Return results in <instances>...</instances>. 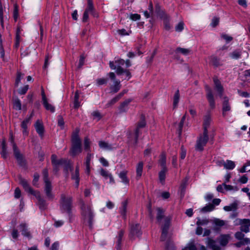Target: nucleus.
Here are the masks:
<instances>
[{"mask_svg": "<svg viewBox=\"0 0 250 250\" xmlns=\"http://www.w3.org/2000/svg\"><path fill=\"white\" fill-rule=\"evenodd\" d=\"M20 184L22 186L24 190L27 192L33 195L38 200L37 204L41 210L46 208L47 204L46 201L42 197L40 191L34 190L29 185L28 181L21 177L19 178Z\"/></svg>", "mask_w": 250, "mask_h": 250, "instance_id": "obj_1", "label": "nucleus"}, {"mask_svg": "<svg viewBox=\"0 0 250 250\" xmlns=\"http://www.w3.org/2000/svg\"><path fill=\"white\" fill-rule=\"evenodd\" d=\"M73 198L71 196L65 194L61 195L60 203V209L62 213H66L68 215L70 222L72 221L73 214L72 212Z\"/></svg>", "mask_w": 250, "mask_h": 250, "instance_id": "obj_2", "label": "nucleus"}, {"mask_svg": "<svg viewBox=\"0 0 250 250\" xmlns=\"http://www.w3.org/2000/svg\"><path fill=\"white\" fill-rule=\"evenodd\" d=\"M79 128H76L71 135L70 153L72 156H75L82 152V141L79 137Z\"/></svg>", "mask_w": 250, "mask_h": 250, "instance_id": "obj_3", "label": "nucleus"}, {"mask_svg": "<svg viewBox=\"0 0 250 250\" xmlns=\"http://www.w3.org/2000/svg\"><path fill=\"white\" fill-rule=\"evenodd\" d=\"M80 203L81 204V209L82 210V215L84 220H87L90 227L92 226V221L93 219V214L92 212L91 207L90 206H86L83 200H80Z\"/></svg>", "mask_w": 250, "mask_h": 250, "instance_id": "obj_4", "label": "nucleus"}, {"mask_svg": "<svg viewBox=\"0 0 250 250\" xmlns=\"http://www.w3.org/2000/svg\"><path fill=\"white\" fill-rule=\"evenodd\" d=\"M208 140V132L203 131V134H201L198 138L195 146V149L202 151L204 150V147L206 145Z\"/></svg>", "mask_w": 250, "mask_h": 250, "instance_id": "obj_5", "label": "nucleus"}, {"mask_svg": "<svg viewBox=\"0 0 250 250\" xmlns=\"http://www.w3.org/2000/svg\"><path fill=\"white\" fill-rule=\"evenodd\" d=\"M141 129L136 126L134 133L129 132L127 134L128 141L135 146L138 144L139 137L142 134Z\"/></svg>", "mask_w": 250, "mask_h": 250, "instance_id": "obj_6", "label": "nucleus"}, {"mask_svg": "<svg viewBox=\"0 0 250 250\" xmlns=\"http://www.w3.org/2000/svg\"><path fill=\"white\" fill-rule=\"evenodd\" d=\"M14 155L16 159L18 164L21 167H24L26 165V161L23 156L21 154L15 144H13Z\"/></svg>", "mask_w": 250, "mask_h": 250, "instance_id": "obj_7", "label": "nucleus"}, {"mask_svg": "<svg viewBox=\"0 0 250 250\" xmlns=\"http://www.w3.org/2000/svg\"><path fill=\"white\" fill-rule=\"evenodd\" d=\"M231 110V105L229 102V99L228 97H223L222 103V116L226 117L228 115L227 112Z\"/></svg>", "mask_w": 250, "mask_h": 250, "instance_id": "obj_8", "label": "nucleus"}, {"mask_svg": "<svg viewBox=\"0 0 250 250\" xmlns=\"http://www.w3.org/2000/svg\"><path fill=\"white\" fill-rule=\"evenodd\" d=\"M125 63L124 60L122 59H119L115 60L114 61H110L109 63V67L111 69H116V72L118 70L119 68H122V65H123Z\"/></svg>", "mask_w": 250, "mask_h": 250, "instance_id": "obj_9", "label": "nucleus"}, {"mask_svg": "<svg viewBox=\"0 0 250 250\" xmlns=\"http://www.w3.org/2000/svg\"><path fill=\"white\" fill-rule=\"evenodd\" d=\"M45 184L44 191L48 199L53 200L54 195L52 192V187L50 181L44 182Z\"/></svg>", "mask_w": 250, "mask_h": 250, "instance_id": "obj_10", "label": "nucleus"}, {"mask_svg": "<svg viewBox=\"0 0 250 250\" xmlns=\"http://www.w3.org/2000/svg\"><path fill=\"white\" fill-rule=\"evenodd\" d=\"M207 98L209 106L211 108L213 109L215 107V103L214 99V96L212 92L211 89L207 86Z\"/></svg>", "mask_w": 250, "mask_h": 250, "instance_id": "obj_11", "label": "nucleus"}, {"mask_svg": "<svg viewBox=\"0 0 250 250\" xmlns=\"http://www.w3.org/2000/svg\"><path fill=\"white\" fill-rule=\"evenodd\" d=\"M33 116L32 113L28 117L25 119L21 124V127L22 128V133L24 136H27L28 135V130L27 129V125L29 124L30 121Z\"/></svg>", "mask_w": 250, "mask_h": 250, "instance_id": "obj_12", "label": "nucleus"}, {"mask_svg": "<svg viewBox=\"0 0 250 250\" xmlns=\"http://www.w3.org/2000/svg\"><path fill=\"white\" fill-rule=\"evenodd\" d=\"M87 5L84 11L90 13L94 17H98V15L96 12L92 0H87Z\"/></svg>", "mask_w": 250, "mask_h": 250, "instance_id": "obj_13", "label": "nucleus"}, {"mask_svg": "<svg viewBox=\"0 0 250 250\" xmlns=\"http://www.w3.org/2000/svg\"><path fill=\"white\" fill-rule=\"evenodd\" d=\"M209 64L215 68L218 67L223 65L222 61L220 58H218L215 56H211L209 58Z\"/></svg>", "mask_w": 250, "mask_h": 250, "instance_id": "obj_14", "label": "nucleus"}, {"mask_svg": "<svg viewBox=\"0 0 250 250\" xmlns=\"http://www.w3.org/2000/svg\"><path fill=\"white\" fill-rule=\"evenodd\" d=\"M71 179L75 181L76 187L78 188L80 182L79 166L77 165L76 167L75 171H71Z\"/></svg>", "mask_w": 250, "mask_h": 250, "instance_id": "obj_15", "label": "nucleus"}, {"mask_svg": "<svg viewBox=\"0 0 250 250\" xmlns=\"http://www.w3.org/2000/svg\"><path fill=\"white\" fill-rule=\"evenodd\" d=\"M93 157V154L88 152L85 159L84 165L86 167L85 172L88 175H89L90 172V163Z\"/></svg>", "mask_w": 250, "mask_h": 250, "instance_id": "obj_16", "label": "nucleus"}, {"mask_svg": "<svg viewBox=\"0 0 250 250\" xmlns=\"http://www.w3.org/2000/svg\"><path fill=\"white\" fill-rule=\"evenodd\" d=\"M211 121V115L209 113H208L206 115L204 116V119H203V131L205 132V133L206 132H208V128L209 127L210 123Z\"/></svg>", "mask_w": 250, "mask_h": 250, "instance_id": "obj_17", "label": "nucleus"}, {"mask_svg": "<svg viewBox=\"0 0 250 250\" xmlns=\"http://www.w3.org/2000/svg\"><path fill=\"white\" fill-rule=\"evenodd\" d=\"M35 127L39 136L42 138L44 135V129L42 123L40 120L37 121L35 124Z\"/></svg>", "mask_w": 250, "mask_h": 250, "instance_id": "obj_18", "label": "nucleus"}, {"mask_svg": "<svg viewBox=\"0 0 250 250\" xmlns=\"http://www.w3.org/2000/svg\"><path fill=\"white\" fill-rule=\"evenodd\" d=\"M141 234V227L138 224L132 225L130 229V235L139 236Z\"/></svg>", "mask_w": 250, "mask_h": 250, "instance_id": "obj_19", "label": "nucleus"}, {"mask_svg": "<svg viewBox=\"0 0 250 250\" xmlns=\"http://www.w3.org/2000/svg\"><path fill=\"white\" fill-rule=\"evenodd\" d=\"M213 82L215 85V88L219 93V95L220 97H221L223 95V93L224 91L223 87L222 86L220 81L218 79L214 78Z\"/></svg>", "mask_w": 250, "mask_h": 250, "instance_id": "obj_20", "label": "nucleus"}, {"mask_svg": "<svg viewBox=\"0 0 250 250\" xmlns=\"http://www.w3.org/2000/svg\"><path fill=\"white\" fill-rule=\"evenodd\" d=\"M51 162L53 166H60L63 165L64 163H66V159H57V157L56 155L53 154L51 157Z\"/></svg>", "mask_w": 250, "mask_h": 250, "instance_id": "obj_21", "label": "nucleus"}, {"mask_svg": "<svg viewBox=\"0 0 250 250\" xmlns=\"http://www.w3.org/2000/svg\"><path fill=\"white\" fill-rule=\"evenodd\" d=\"M20 229L22 235L28 238H31V235L27 229V225L25 223H22L20 225Z\"/></svg>", "mask_w": 250, "mask_h": 250, "instance_id": "obj_22", "label": "nucleus"}, {"mask_svg": "<svg viewBox=\"0 0 250 250\" xmlns=\"http://www.w3.org/2000/svg\"><path fill=\"white\" fill-rule=\"evenodd\" d=\"M250 224V220L249 219H243L242 223L240 226V230L241 231L246 233L248 232L250 230L249 226Z\"/></svg>", "mask_w": 250, "mask_h": 250, "instance_id": "obj_23", "label": "nucleus"}, {"mask_svg": "<svg viewBox=\"0 0 250 250\" xmlns=\"http://www.w3.org/2000/svg\"><path fill=\"white\" fill-rule=\"evenodd\" d=\"M144 163L143 162H140L136 167V178L137 180L140 179L142 175Z\"/></svg>", "mask_w": 250, "mask_h": 250, "instance_id": "obj_24", "label": "nucleus"}, {"mask_svg": "<svg viewBox=\"0 0 250 250\" xmlns=\"http://www.w3.org/2000/svg\"><path fill=\"white\" fill-rule=\"evenodd\" d=\"M229 238L230 236L229 235H221L219 239L220 244L222 246H226L229 242Z\"/></svg>", "mask_w": 250, "mask_h": 250, "instance_id": "obj_25", "label": "nucleus"}, {"mask_svg": "<svg viewBox=\"0 0 250 250\" xmlns=\"http://www.w3.org/2000/svg\"><path fill=\"white\" fill-rule=\"evenodd\" d=\"M127 171L123 170L119 174V177L121 179L122 182L125 184H128L129 180L127 177Z\"/></svg>", "mask_w": 250, "mask_h": 250, "instance_id": "obj_26", "label": "nucleus"}, {"mask_svg": "<svg viewBox=\"0 0 250 250\" xmlns=\"http://www.w3.org/2000/svg\"><path fill=\"white\" fill-rule=\"evenodd\" d=\"M132 101V99H128L125 100L123 103H122L119 107V109L120 112H125L126 110V107L128 106L129 104Z\"/></svg>", "mask_w": 250, "mask_h": 250, "instance_id": "obj_27", "label": "nucleus"}, {"mask_svg": "<svg viewBox=\"0 0 250 250\" xmlns=\"http://www.w3.org/2000/svg\"><path fill=\"white\" fill-rule=\"evenodd\" d=\"M99 146L100 148L105 150H111L113 148L111 145L103 141H100L99 142Z\"/></svg>", "mask_w": 250, "mask_h": 250, "instance_id": "obj_28", "label": "nucleus"}, {"mask_svg": "<svg viewBox=\"0 0 250 250\" xmlns=\"http://www.w3.org/2000/svg\"><path fill=\"white\" fill-rule=\"evenodd\" d=\"M127 205V201H125L122 203V207L120 208V213L124 219L126 218Z\"/></svg>", "mask_w": 250, "mask_h": 250, "instance_id": "obj_29", "label": "nucleus"}, {"mask_svg": "<svg viewBox=\"0 0 250 250\" xmlns=\"http://www.w3.org/2000/svg\"><path fill=\"white\" fill-rule=\"evenodd\" d=\"M44 108L47 110L50 111L52 113H54L55 111V107L52 104L48 102V99L42 102Z\"/></svg>", "mask_w": 250, "mask_h": 250, "instance_id": "obj_30", "label": "nucleus"}, {"mask_svg": "<svg viewBox=\"0 0 250 250\" xmlns=\"http://www.w3.org/2000/svg\"><path fill=\"white\" fill-rule=\"evenodd\" d=\"M179 100H180L179 90H177L174 94V95L173 96V106L174 108L177 107L178 103L179 102Z\"/></svg>", "mask_w": 250, "mask_h": 250, "instance_id": "obj_31", "label": "nucleus"}, {"mask_svg": "<svg viewBox=\"0 0 250 250\" xmlns=\"http://www.w3.org/2000/svg\"><path fill=\"white\" fill-rule=\"evenodd\" d=\"M64 171L67 174H68V171H72L73 170V167L72 164L70 163V161H68L66 159V163H64Z\"/></svg>", "mask_w": 250, "mask_h": 250, "instance_id": "obj_32", "label": "nucleus"}, {"mask_svg": "<svg viewBox=\"0 0 250 250\" xmlns=\"http://www.w3.org/2000/svg\"><path fill=\"white\" fill-rule=\"evenodd\" d=\"M121 88L120 81H115L114 82V85L110 87L111 92L113 93H117Z\"/></svg>", "mask_w": 250, "mask_h": 250, "instance_id": "obj_33", "label": "nucleus"}, {"mask_svg": "<svg viewBox=\"0 0 250 250\" xmlns=\"http://www.w3.org/2000/svg\"><path fill=\"white\" fill-rule=\"evenodd\" d=\"M170 219L168 217H167L165 219L164 224L163 225L162 228V231L168 232L170 225Z\"/></svg>", "mask_w": 250, "mask_h": 250, "instance_id": "obj_34", "label": "nucleus"}, {"mask_svg": "<svg viewBox=\"0 0 250 250\" xmlns=\"http://www.w3.org/2000/svg\"><path fill=\"white\" fill-rule=\"evenodd\" d=\"M187 116V113L185 114V115L182 117L178 125V133L179 136H180L182 132V129L183 127L184 124V122L185 121L186 118Z\"/></svg>", "mask_w": 250, "mask_h": 250, "instance_id": "obj_35", "label": "nucleus"}, {"mask_svg": "<svg viewBox=\"0 0 250 250\" xmlns=\"http://www.w3.org/2000/svg\"><path fill=\"white\" fill-rule=\"evenodd\" d=\"M1 151L0 152V154L1 155L2 157L3 158L6 159L7 157V151L6 145V143L4 141H3L2 142V143L1 144Z\"/></svg>", "mask_w": 250, "mask_h": 250, "instance_id": "obj_36", "label": "nucleus"}, {"mask_svg": "<svg viewBox=\"0 0 250 250\" xmlns=\"http://www.w3.org/2000/svg\"><path fill=\"white\" fill-rule=\"evenodd\" d=\"M235 167V163L231 160H227L224 164V168L227 169H233Z\"/></svg>", "mask_w": 250, "mask_h": 250, "instance_id": "obj_37", "label": "nucleus"}, {"mask_svg": "<svg viewBox=\"0 0 250 250\" xmlns=\"http://www.w3.org/2000/svg\"><path fill=\"white\" fill-rule=\"evenodd\" d=\"M79 93L78 91H76L75 93L74 98V108L75 109L78 108L80 106V103L79 101Z\"/></svg>", "mask_w": 250, "mask_h": 250, "instance_id": "obj_38", "label": "nucleus"}, {"mask_svg": "<svg viewBox=\"0 0 250 250\" xmlns=\"http://www.w3.org/2000/svg\"><path fill=\"white\" fill-rule=\"evenodd\" d=\"M146 125V122L145 121V115L143 114H142L140 117V120L138 122V123L136 125V126L142 128L145 127Z\"/></svg>", "mask_w": 250, "mask_h": 250, "instance_id": "obj_39", "label": "nucleus"}, {"mask_svg": "<svg viewBox=\"0 0 250 250\" xmlns=\"http://www.w3.org/2000/svg\"><path fill=\"white\" fill-rule=\"evenodd\" d=\"M191 52V50L187 48H184L181 47H177L175 50L176 53H181L183 55L185 56L188 55L190 52Z\"/></svg>", "mask_w": 250, "mask_h": 250, "instance_id": "obj_40", "label": "nucleus"}, {"mask_svg": "<svg viewBox=\"0 0 250 250\" xmlns=\"http://www.w3.org/2000/svg\"><path fill=\"white\" fill-rule=\"evenodd\" d=\"M157 210V213L156 219L158 222H160L162 219L164 217V210L161 208H158Z\"/></svg>", "mask_w": 250, "mask_h": 250, "instance_id": "obj_41", "label": "nucleus"}, {"mask_svg": "<svg viewBox=\"0 0 250 250\" xmlns=\"http://www.w3.org/2000/svg\"><path fill=\"white\" fill-rule=\"evenodd\" d=\"M125 73L126 76L128 77V79L130 78L131 77V73L129 72L128 69H124L123 68H119L118 71L117 72V74L118 75H120L123 73Z\"/></svg>", "mask_w": 250, "mask_h": 250, "instance_id": "obj_42", "label": "nucleus"}, {"mask_svg": "<svg viewBox=\"0 0 250 250\" xmlns=\"http://www.w3.org/2000/svg\"><path fill=\"white\" fill-rule=\"evenodd\" d=\"M237 208V204L233 203L229 206H226L224 207V209L227 211L235 210Z\"/></svg>", "mask_w": 250, "mask_h": 250, "instance_id": "obj_43", "label": "nucleus"}, {"mask_svg": "<svg viewBox=\"0 0 250 250\" xmlns=\"http://www.w3.org/2000/svg\"><path fill=\"white\" fill-rule=\"evenodd\" d=\"M242 52L240 50H235L230 54V56L234 59H238L241 57Z\"/></svg>", "mask_w": 250, "mask_h": 250, "instance_id": "obj_44", "label": "nucleus"}, {"mask_svg": "<svg viewBox=\"0 0 250 250\" xmlns=\"http://www.w3.org/2000/svg\"><path fill=\"white\" fill-rule=\"evenodd\" d=\"M167 169H163L159 173V178L161 183L164 182L166 178V172Z\"/></svg>", "mask_w": 250, "mask_h": 250, "instance_id": "obj_45", "label": "nucleus"}, {"mask_svg": "<svg viewBox=\"0 0 250 250\" xmlns=\"http://www.w3.org/2000/svg\"><path fill=\"white\" fill-rule=\"evenodd\" d=\"M13 108L16 110H21V104L20 99H19L18 98H17L14 100Z\"/></svg>", "mask_w": 250, "mask_h": 250, "instance_id": "obj_46", "label": "nucleus"}, {"mask_svg": "<svg viewBox=\"0 0 250 250\" xmlns=\"http://www.w3.org/2000/svg\"><path fill=\"white\" fill-rule=\"evenodd\" d=\"M90 141L87 137L84 138V147L86 151H90Z\"/></svg>", "mask_w": 250, "mask_h": 250, "instance_id": "obj_47", "label": "nucleus"}, {"mask_svg": "<svg viewBox=\"0 0 250 250\" xmlns=\"http://www.w3.org/2000/svg\"><path fill=\"white\" fill-rule=\"evenodd\" d=\"M214 208V206L213 204L209 203L203 208L201 210L203 212H209L213 210Z\"/></svg>", "mask_w": 250, "mask_h": 250, "instance_id": "obj_48", "label": "nucleus"}, {"mask_svg": "<svg viewBox=\"0 0 250 250\" xmlns=\"http://www.w3.org/2000/svg\"><path fill=\"white\" fill-rule=\"evenodd\" d=\"M208 244L210 247H211V248L213 250H220V247L219 246L216 245L215 242L211 239H208Z\"/></svg>", "mask_w": 250, "mask_h": 250, "instance_id": "obj_49", "label": "nucleus"}, {"mask_svg": "<svg viewBox=\"0 0 250 250\" xmlns=\"http://www.w3.org/2000/svg\"><path fill=\"white\" fill-rule=\"evenodd\" d=\"M160 163L163 169H167L166 167V157L165 154L161 155Z\"/></svg>", "mask_w": 250, "mask_h": 250, "instance_id": "obj_50", "label": "nucleus"}, {"mask_svg": "<svg viewBox=\"0 0 250 250\" xmlns=\"http://www.w3.org/2000/svg\"><path fill=\"white\" fill-rule=\"evenodd\" d=\"M40 178V175L38 173L36 172L34 174V178L32 181V184L33 186L39 187V184L38 183Z\"/></svg>", "mask_w": 250, "mask_h": 250, "instance_id": "obj_51", "label": "nucleus"}, {"mask_svg": "<svg viewBox=\"0 0 250 250\" xmlns=\"http://www.w3.org/2000/svg\"><path fill=\"white\" fill-rule=\"evenodd\" d=\"M19 17V9H18V6L16 4L14 5V11H13V18L15 21H17Z\"/></svg>", "mask_w": 250, "mask_h": 250, "instance_id": "obj_52", "label": "nucleus"}, {"mask_svg": "<svg viewBox=\"0 0 250 250\" xmlns=\"http://www.w3.org/2000/svg\"><path fill=\"white\" fill-rule=\"evenodd\" d=\"M0 58L3 62H6L5 56V51L1 41L0 42Z\"/></svg>", "mask_w": 250, "mask_h": 250, "instance_id": "obj_53", "label": "nucleus"}, {"mask_svg": "<svg viewBox=\"0 0 250 250\" xmlns=\"http://www.w3.org/2000/svg\"><path fill=\"white\" fill-rule=\"evenodd\" d=\"M44 182L50 181L48 178V171L47 168H44L42 171Z\"/></svg>", "mask_w": 250, "mask_h": 250, "instance_id": "obj_54", "label": "nucleus"}, {"mask_svg": "<svg viewBox=\"0 0 250 250\" xmlns=\"http://www.w3.org/2000/svg\"><path fill=\"white\" fill-rule=\"evenodd\" d=\"M182 250H197V249L194 243H190L185 247Z\"/></svg>", "mask_w": 250, "mask_h": 250, "instance_id": "obj_55", "label": "nucleus"}, {"mask_svg": "<svg viewBox=\"0 0 250 250\" xmlns=\"http://www.w3.org/2000/svg\"><path fill=\"white\" fill-rule=\"evenodd\" d=\"M100 174L105 179H107L111 174L107 170L101 168L100 172Z\"/></svg>", "mask_w": 250, "mask_h": 250, "instance_id": "obj_56", "label": "nucleus"}, {"mask_svg": "<svg viewBox=\"0 0 250 250\" xmlns=\"http://www.w3.org/2000/svg\"><path fill=\"white\" fill-rule=\"evenodd\" d=\"M184 28V23L183 21H180L175 26V31L177 32H181Z\"/></svg>", "mask_w": 250, "mask_h": 250, "instance_id": "obj_57", "label": "nucleus"}, {"mask_svg": "<svg viewBox=\"0 0 250 250\" xmlns=\"http://www.w3.org/2000/svg\"><path fill=\"white\" fill-rule=\"evenodd\" d=\"M84 59L85 57L84 55L82 54L80 56L79 61V64L78 66V68L80 69L83 65L84 63Z\"/></svg>", "mask_w": 250, "mask_h": 250, "instance_id": "obj_58", "label": "nucleus"}, {"mask_svg": "<svg viewBox=\"0 0 250 250\" xmlns=\"http://www.w3.org/2000/svg\"><path fill=\"white\" fill-rule=\"evenodd\" d=\"M64 122L63 121V119L61 115H59L58 116V125L59 126H61L62 128H63L64 127Z\"/></svg>", "mask_w": 250, "mask_h": 250, "instance_id": "obj_59", "label": "nucleus"}, {"mask_svg": "<svg viewBox=\"0 0 250 250\" xmlns=\"http://www.w3.org/2000/svg\"><path fill=\"white\" fill-rule=\"evenodd\" d=\"M29 89V85H26L19 90L18 93L20 95L25 94Z\"/></svg>", "mask_w": 250, "mask_h": 250, "instance_id": "obj_60", "label": "nucleus"}, {"mask_svg": "<svg viewBox=\"0 0 250 250\" xmlns=\"http://www.w3.org/2000/svg\"><path fill=\"white\" fill-rule=\"evenodd\" d=\"M23 75L20 72H18L15 81V85L18 86L21 80V77Z\"/></svg>", "mask_w": 250, "mask_h": 250, "instance_id": "obj_61", "label": "nucleus"}, {"mask_svg": "<svg viewBox=\"0 0 250 250\" xmlns=\"http://www.w3.org/2000/svg\"><path fill=\"white\" fill-rule=\"evenodd\" d=\"M219 23V18L217 17H214L211 23V25L213 27H216Z\"/></svg>", "mask_w": 250, "mask_h": 250, "instance_id": "obj_62", "label": "nucleus"}, {"mask_svg": "<svg viewBox=\"0 0 250 250\" xmlns=\"http://www.w3.org/2000/svg\"><path fill=\"white\" fill-rule=\"evenodd\" d=\"M214 223L215 225L219 227H222L225 225L224 221L219 219H215L214 220Z\"/></svg>", "mask_w": 250, "mask_h": 250, "instance_id": "obj_63", "label": "nucleus"}, {"mask_svg": "<svg viewBox=\"0 0 250 250\" xmlns=\"http://www.w3.org/2000/svg\"><path fill=\"white\" fill-rule=\"evenodd\" d=\"M97 83L98 85H101L104 84L106 83L107 81V79L106 78H100L98 79L97 80Z\"/></svg>", "mask_w": 250, "mask_h": 250, "instance_id": "obj_64", "label": "nucleus"}]
</instances>
